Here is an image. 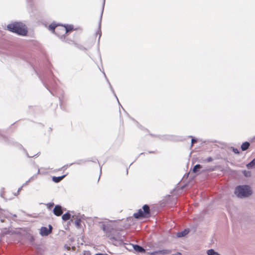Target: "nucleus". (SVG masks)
<instances>
[{"instance_id": "f257e3e1", "label": "nucleus", "mask_w": 255, "mask_h": 255, "mask_svg": "<svg viewBox=\"0 0 255 255\" xmlns=\"http://www.w3.org/2000/svg\"><path fill=\"white\" fill-rule=\"evenodd\" d=\"M252 193V191L251 187L248 185H239L236 188L235 191V194L236 196L241 198L248 197Z\"/></svg>"}, {"instance_id": "f03ea898", "label": "nucleus", "mask_w": 255, "mask_h": 255, "mask_svg": "<svg viewBox=\"0 0 255 255\" xmlns=\"http://www.w3.org/2000/svg\"><path fill=\"white\" fill-rule=\"evenodd\" d=\"M7 27L9 31L21 35H26L27 32L25 26L19 22L9 24Z\"/></svg>"}, {"instance_id": "7ed1b4c3", "label": "nucleus", "mask_w": 255, "mask_h": 255, "mask_svg": "<svg viewBox=\"0 0 255 255\" xmlns=\"http://www.w3.org/2000/svg\"><path fill=\"white\" fill-rule=\"evenodd\" d=\"M48 29L59 37H62L66 34V28H65V26L56 24L54 22L51 23L49 25Z\"/></svg>"}, {"instance_id": "20e7f679", "label": "nucleus", "mask_w": 255, "mask_h": 255, "mask_svg": "<svg viewBox=\"0 0 255 255\" xmlns=\"http://www.w3.org/2000/svg\"><path fill=\"white\" fill-rule=\"evenodd\" d=\"M143 210L140 209L137 213L134 214V217L136 219L141 217H146L149 214V207L148 205H145L143 206Z\"/></svg>"}, {"instance_id": "39448f33", "label": "nucleus", "mask_w": 255, "mask_h": 255, "mask_svg": "<svg viewBox=\"0 0 255 255\" xmlns=\"http://www.w3.org/2000/svg\"><path fill=\"white\" fill-rule=\"evenodd\" d=\"M52 227L51 225H49V228L43 227L40 230V234L42 236H48L52 232Z\"/></svg>"}, {"instance_id": "423d86ee", "label": "nucleus", "mask_w": 255, "mask_h": 255, "mask_svg": "<svg viewBox=\"0 0 255 255\" xmlns=\"http://www.w3.org/2000/svg\"><path fill=\"white\" fill-rule=\"evenodd\" d=\"M54 214L56 216H60L62 214L63 211L61 209V207L59 205H56L54 210H53Z\"/></svg>"}, {"instance_id": "0eeeda50", "label": "nucleus", "mask_w": 255, "mask_h": 255, "mask_svg": "<svg viewBox=\"0 0 255 255\" xmlns=\"http://www.w3.org/2000/svg\"><path fill=\"white\" fill-rule=\"evenodd\" d=\"M133 248L135 251L138 253H144L145 250L141 246L135 245L133 246Z\"/></svg>"}, {"instance_id": "6e6552de", "label": "nucleus", "mask_w": 255, "mask_h": 255, "mask_svg": "<svg viewBox=\"0 0 255 255\" xmlns=\"http://www.w3.org/2000/svg\"><path fill=\"white\" fill-rule=\"evenodd\" d=\"M247 167L249 169H252L255 168V158L252 160L250 162L246 165Z\"/></svg>"}, {"instance_id": "1a4fd4ad", "label": "nucleus", "mask_w": 255, "mask_h": 255, "mask_svg": "<svg viewBox=\"0 0 255 255\" xmlns=\"http://www.w3.org/2000/svg\"><path fill=\"white\" fill-rule=\"evenodd\" d=\"M250 143L248 142H245L243 143L241 146L242 150L245 151L247 150L250 146Z\"/></svg>"}, {"instance_id": "9d476101", "label": "nucleus", "mask_w": 255, "mask_h": 255, "mask_svg": "<svg viewBox=\"0 0 255 255\" xmlns=\"http://www.w3.org/2000/svg\"><path fill=\"white\" fill-rule=\"evenodd\" d=\"M158 253H159V255H166V254H170L171 253V251L169 250H162L158 251Z\"/></svg>"}, {"instance_id": "9b49d317", "label": "nucleus", "mask_w": 255, "mask_h": 255, "mask_svg": "<svg viewBox=\"0 0 255 255\" xmlns=\"http://www.w3.org/2000/svg\"><path fill=\"white\" fill-rule=\"evenodd\" d=\"M207 254L208 255H220L217 252H215L213 249L209 250L207 251Z\"/></svg>"}, {"instance_id": "f8f14e48", "label": "nucleus", "mask_w": 255, "mask_h": 255, "mask_svg": "<svg viewBox=\"0 0 255 255\" xmlns=\"http://www.w3.org/2000/svg\"><path fill=\"white\" fill-rule=\"evenodd\" d=\"M188 233V231L185 230L183 232L178 233L177 236L178 237H182L186 235Z\"/></svg>"}, {"instance_id": "ddd939ff", "label": "nucleus", "mask_w": 255, "mask_h": 255, "mask_svg": "<svg viewBox=\"0 0 255 255\" xmlns=\"http://www.w3.org/2000/svg\"><path fill=\"white\" fill-rule=\"evenodd\" d=\"M64 177V176H60V177H53V180L55 182H60L63 178Z\"/></svg>"}, {"instance_id": "4468645a", "label": "nucleus", "mask_w": 255, "mask_h": 255, "mask_svg": "<svg viewBox=\"0 0 255 255\" xmlns=\"http://www.w3.org/2000/svg\"><path fill=\"white\" fill-rule=\"evenodd\" d=\"M243 174L246 177H250L251 176V172L248 170H244L243 171Z\"/></svg>"}, {"instance_id": "2eb2a0df", "label": "nucleus", "mask_w": 255, "mask_h": 255, "mask_svg": "<svg viewBox=\"0 0 255 255\" xmlns=\"http://www.w3.org/2000/svg\"><path fill=\"white\" fill-rule=\"evenodd\" d=\"M62 218L63 220L67 221L70 219V214L69 213H66L62 216Z\"/></svg>"}, {"instance_id": "dca6fc26", "label": "nucleus", "mask_w": 255, "mask_h": 255, "mask_svg": "<svg viewBox=\"0 0 255 255\" xmlns=\"http://www.w3.org/2000/svg\"><path fill=\"white\" fill-rule=\"evenodd\" d=\"M65 28H66V33L74 29L73 25H71L65 26Z\"/></svg>"}, {"instance_id": "f3484780", "label": "nucleus", "mask_w": 255, "mask_h": 255, "mask_svg": "<svg viewBox=\"0 0 255 255\" xmlns=\"http://www.w3.org/2000/svg\"><path fill=\"white\" fill-rule=\"evenodd\" d=\"M201 167V165H200V164H197L193 168V171L194 172H197L198 171V170L200 169Z\"/></svg>"}, {"instance_id": "a211bd4d", "label": "nucleus", "mask_w": 255, "mask_h": 255, "mask_svg": "<svg viewBox=\"0 0 255 255\" xmlns=\"http://www.w3.org/2000/svg\"><path fill=\"white\" fill-rule=\"evenodd\" d=\"M151 255H159V253H158V251L154 252L150 254Z\"/></svg>"}, {"instance_id": "6ab92c4d", "label": "nucleus", "mask_w": 255, "mask_h": 255, "mask_svg": "<svg viewBox=\"0 0 255 255\" xmlns=\"http://www.w3.org/2000/svg\"><path fill=\"white\" fill-rule=\"evenodd\" d=\"M233 151L236 153H239V151H238V150L237 149L234 148L233 149Z\"/></svg>"}, {"instance_id": "aec40b11", "label": "nucleus", "mask_w": 255, "mask_h": 255, "mask_svg": "<svg viewBox=\"0 0 255 255\" xmlns=\"http://www.w3.org/2000/svg\"><path fill=\"white\" fill-rule=\"evenodd\" d=\"M196 142V140L194 139H192V145H193V144L194 143V142Z\"/></svg>"}, {"instance_id": "412c9836", "label": "nucleus", "mask_w": 255, "mask_h": 255, "mask_svg": "<svg viewBox=\"0 0 255 255\" xmlns=\"http://www.w3.org/2000/svg\"><path fill=\"white\" fill-rule=\"evenodd\" d=\"M95 255H104L103 254H97Z\"/></svg>"}, {"instance_id": "4be33fe9", "label": "nucleus", "mask_w": 255, "mask_h": 255, "mask_svg": "<svg viewBox=\"0 0 255 255\" xmlns=\"http://www.w3.org/2000/svg\"><path fill=\"white\" fill-rule=\"evenodd\" d=\"M208 161H211V158H209L208 159Z\"/></svg>"}]
</instances>
